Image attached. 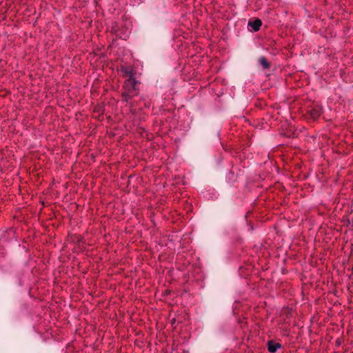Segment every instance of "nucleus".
Listing matches in <instances>:
<instances>
[{
	"label": "nucleus",
	"instance_id": "f257e3e1",
	"mask_svg": "<svg viewBox=\"0 0 353 353\" xmlns=\"http://www.w3.org/2000/svg\"><path fill=\"white\" fill-rule=\"evenodd\" d=\"M139 82L135 79H128L123 85L122 97L123 101L128 103L139 94Z\"/></svg>",
	"mask_w": 353,
	"mask_h": 353
},
{
	"label": "nucleus",
	"instance_id": "7ed1b4c3",
	"mask_svg": "<svg viewBox=\"0 0 353 353\" xmlns=\"http://www.w3.org/2000/svg\"><path fill=\"white\" fill-rule=\"evenodd\" d=\"M104 111V105L97 104L93 108V117L99 120H102Z\"/></svg>",
	"mask_w": 353,
	"mask_h": 353
},
{
	"label": "nucleus",
	"instance_id": "423d86ee",
	"mask_svg": "<svg viewBox=\"0 0 353 353\" xmlns=\"http://www.w3.org/2000/svg\"><path fill=\"white\" fill-rule=\"evenodd\" d=\"M262 26V21L261 19H257L254 21H250L248 22V26L251 27L254 32H257L260 30Z\"/></svg>",
	"mask_w": 353,
	"mask_h": 353
},
{
	"label": "nucleus",
	"instance_id": "39448f33",
	"mask_svg": "<svg viewBox=\"0 0 353 353\" xmlns=\"http://www.w3.org/2000/svg\"><path fill=\"white\" fill-rule=\"evenodd\" d=\"M267 346L268 351L271 353H274L279 349L281 348V345L279 343H276L272 340L268 342Z\"/></svg>",
	"mask_w": 353,
	"mask_h": 353
},
{
	"label": "nucleus",
	"instance_id": "f03ea898",
	"mask_svg": "<svg viewBox=\"0 0 353 353\" xmlns=\"http://www.w3.org/2000/svg\"><path fill=\"white\" fill-rule=\"evenodd\" d=\"M112 31L119 38L126 40L130 33V27L127 25L123 26H119L115 25L112 27Z\"/></svg>",
	"mask_w": 353,
	"mask_h": 353
},
{
	"label": "nucleus",
	"instance_id": "6e6552de",
	"mask_svg": "<svg viewBox=\"0 0 353 353\" xmlns=\"http://www.w3.org/2000/svg\"><path fill=\"white\" fill-rule=\"evenodd\" d=\"M259 62L262 65L263 69H268L270 67V63L268 62L265 57H261L259 59Z\"/></svg>",
	"mask_w": 353,
	"mask_h": 353
},
{
	"label": "nucleus",
	"instance_id": "20e7f679",
	"mask_svg": "<svg viewBox=\"0 0 353 353\" xmlns=\"http://www.w3.org/2000/svg\"><path fill=\"white\" fill-rule=\"evenodd\" d=\"M308 114L312 119L316 120L321 117L322 109L318 105L313 106L308 110Z\"/></svg>",
	"mask_w": 353,
	"mask_h": 353
},
{
	"label": "nucleus",
	"instance_id": "0eeeda50",
	"mask_svg": "<svg viewBox=\"0 0 353 353\" xmlns=\"http://www.w3.org/2000/svg\"><path fill=\"white\" fill-rule=\"evenodd\" d=\"M121 70L123 73V75L128 77V79H134V72L132 68L122 66Z\"/></svg>",
	"mask_w": 353,
	"mask_h": 353
},
{
	"label": "nucleus",
	"instance_id": "1a4fd4ad",
	"mask_svg": "<svg viewBox=\"0 0 353 353\" xmlns=\"http://www.w3.org/2000/svg\"><path fill=\"white\" fill-rule=\"evenodd\" d=\"M77 242H78L79 243H81V242H83V238H82V237H81V236H78V237H77Z\"/></svg>",
	"mask_w": 353,
	"mask_h": 353
}]
</instances>
